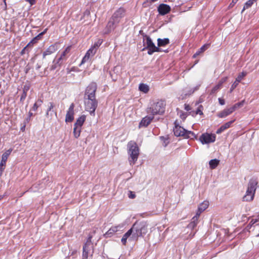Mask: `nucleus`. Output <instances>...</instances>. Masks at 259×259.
<instances>
[{"label": "nucleus", "instance_id": "obj_1", "mask_svg": "<svg viewBox=\"0 0 259 259\" xmlns=\"http://www.w3.org/2000/svg\"><path fill=\"white\" fill-rule=\"evenodd\" d=\"M128 161L131 165H133L137 161L139 155V148L135 142L130 141L127 144Z\"/></svg>", "mask_w": 259, "mask_h": 259}, {"label": "nucleus", "instance_id": "obj_23", "mask_svg": "<svg viewBox=\"0 0 259 259\" xmlns=\"http://www.w3.org/2000/svg\"><path fill=\"white\" fill-rule=\"evenodd\" d=\"M86 119V116L84 115H82L80 116L77 120L76 122L74 123V126H77L81 127L83 125L84 122Z\"/></svg>", "mask_w": 259, "mask_h": 259}, {"label": "nucleus", "instance_id": "obj_8", "mask_svg": "<svg viewBox=\"0 0 259 259\" xmlns=\"http://www.w3.org/2000/svg\"><path fill=\"white\" fill-rule=\"evenodd\" d=\"M92 238V236L89 235L87 242L83 246L82 256L84 259L88 258L89 255L91 253V249L93 248Z\"/></svg>", "mask_w": 259, "mask_h": 259}, {"label": "nucleus", "instance_id": "obj_54", "mask_svg": "<svg viewBox=\"0 0 259 259\" xmlns=\"http://www.w3.org/2000/svg\"><path fill=\"white\" fill-rule=\"evenodd\" d=\"M35 103L39 107L42 104V101L41 99H38Z\"/></svg>", "mask_w": 259, "mask_h": 259}, {"label": "nucleus", "instance_id": "obj_60", "mask_svg": "<svg viewBox=\"0 0 259 259\" xmlns=\"http://www.w3.org/2000/svg\"><path fill=\"white\" fill-rule=\"evenodd\" d=\"M6 161H7V160L3 161V159L2 158V160H1V162L0 163V164L3 165L4 166H6Z\"/></svg>", "mask_w": 259, "mask_h": 259}, {"label": "nucleus", "instance_id": "obj_20", "mask_svg": "<svg viewBox=\"0 0 259 259\" xmlns=\"http://www.w3.org/2000/svg\"><path fill=\"white\" fill-rule=\"evenodd\" d=\"M233 112H234L233 109L232 108V107H231L230 108L226 109L224 110L223 111H222V112H220L218 114V116L220 118H224V117L227 116L228 115L231 114Z\"/></svg>", "mask_w": 259, "mask_h": 259}, {"label": "nucleus", "instance_id": "obj_4", "mask_svg": "<svg viewBox=\"0 0 259 259\" xmlns=\"http://www.w3.org/2000/svg\"><path fill=\"white\" fill-rule=\"evenodd\" d=\"M257 183L256 179H251L249 180L245 195L242 198L243 201H250L253 199Z\"/></svg>", "mask_w": 259, "mask_h": 259}, {"label": "nucleus", "instance_id": "obj_7", "mask_svg": "<svg viewBox=\"0 0 259 259\" xmlns=\"http://www.w3.org/2000/svg\"><path fill=\"white\" fill-rule=\"evenodd\" d=\"M125 10L123 8H120L113 14L110 19L112 20L117 25L120 22L121 20L125 15Z\"/></svg>", "mask_w": 259, "mask_h": 259}, {"label": "nucleus", "instance_id": "obj_36", "mask_svg": "<svg viewBox=\"0 0 259 259\" xmlns=\"http://www.w3.org/2000/svg\"><path fill=\"white\" fill-rule=\"evenodd\" d=\"M12 150L9 149L7 151H6L2 155V158L3 159V161L7 160L8 156L10 155L11 153Z\"/></svg>", "mask_w": 259, "mask_h": 259}, {"label": "nucleus", "instance_id": "obj_62", "mask_svg": "<svg viewBox=\"0 0 259 259\" xmlns=\"http://www.w3.org/2000/svg\"><path fill=\"white\" fill-rule=\"evenodd\" d=\"M25 126H26L25 124H24L23 126H22L20 128L21 131L22 132L24 131L25 129Z\"/></svg>", "mask_w": 259, "mask_h": 259}, {"label": "nucleus", "instance_id": "obj_6", "mask_svg": "<svg viewBox=\"0 0 259 259\" xmlns=\"http://www.w3.org/2000/svg\"><path fill=\"white\" fill-rule=\"evenodd\" d=\"M97 89V84L95 82H92L87 87L84 97L87 98H96V92Z\"/></svg>", "mask_w": 259, "mask_h": 259}, {"label": "nucleus", "instance_id": "obj_56", "mask_svg": "<svg viewBox=\"0 0 259 259\" xmlns=\"http://www.w3.org/2000/svg\"><path fill=\"white\" fill-rule=\"evenodd\" d=\"M180 117L181 118L183 119V120H184L186 119V117H187V114L186 113H182L181 115H180Z\"/></svg>", "mask_w": 259, "mask_h": 259}, {"label": "nucleus", "instance_id": "obj_50", "mask_svg": "<svg viewBox=\"0 0 259 259\" xmlns=\"http://www.w3.org/2000/svg\"><path fill=\"white\" fill-rule=\"evenodd\" d=\"M203 211H200V210L199 209V208H198V210L196 212V215L194 217H196L197 219L198 220V218L201 214V212H202Z\"/></svg>", "mask_w": 259, "mask_h": 259}, {"label": "nucleus", "instance_id": "obj_46", "mask_svg": "<svg viewBox=\"0 0 259 259\" xmlns=\"http://www.w3.org/2000/svg\"><path fill=\"white\" fill-rule=\"evenodd\" d=\"M200 86V84H198V85H196L195 88L191 89L190 91V93H189V95H191V94H193L195 91L198 90V89L199 88Z\"/></svg>", "mask_w": 259, "mask_h": 259}, {"label": "nucleus", "instance_id": "obj_32", "mask_svg": "<svg viewBox=\"0 0 259 259\" xmlns=\"http://www.w3.org/2000/svg\"><path fill=\"white\" fill-rule=\"evenodd\" d=\"M254 1V0H248L244 4L243 11L246 9H248L249 8L251 7Z\"/></svg>", "mask_w": 259, "mask_h": 259}, {"label": "nucleus", "instance_id": "obj_28", "mask_svg": "<svg viewBox=\"0 0 259 259\" xmlns=\"http://www.w3.org/2000/svg\"><path fill=\"white\" fill-rule=\"evenodd\" d=\"M220 161L217 159H211L209 161V166L211 169H214L219 164Z\"/></svg>", "mask_w": 259, "mask_h": 259}, {"label": "nucleus", "instance_id": "obj_29", "mask_svg": "<svg viewBox=\"0 0 259 259\" xmlns=\"http://www.w3.org/2000/svg\"><path fill=\"white\" fill-rule=\"evenodd\" d=\"M139 89L141 92H142L144 93H147L149 90V88L148 85L146 84L140 83L139 84Z\"/></svg>", "mask_w": 259, "mask_h": 259}, {"label": "nucleus", "instance_id": "obj_24", "mask_svg": "<svg viewBox=\"0 0 259 259\" xmlns=\"http://www.w3.org/2000/svg\"><path fill=\"white\" fill-rule=\"evenodd\" d=\"M132 229H130L123 236L121 239V242L123 245H125L127 238L132 234Z\"/></svg>", "mask_w": 259, "mask_h": 259}, {"label": "nucleus", "instance_id": "obj_13", "mask_svg": "<svg viewBox=\"0 0 259 259\" xmlns=\"http://www.w3.org/2000/svg\"><path fill=\"white\" fill-rule=\"evenodd\" d=\"M246 75V73L245 72H242L239 73L237 77H236L235 81L232 84V86L230 90V92L231 93L238 85L239 83L241 81V80L243 79V78Z\"/></svg>", "mask_w": 259, "mask_h": 259}, {"label": "nucleus", "instance_id": "obj_10", "mask_svg": "<svg viewBox=\"0 0 259 259\" xmlns=\"http://www.w3.org/2000/svg\"><path fill=\"white\" fill-rule=\"evenodd\" d=\"M117 25L111 19H110L107 24L106 27L103 30L104 34H108L113 31L118 27Z\"/></svg>", "mask_w": 259, "mask_h": 259}, {"label": "nucleus", "instance_id": "obj_51", "mask_svg": "<svg viewBox=\"0 0 259 259\" xmlns=\"http://www.w3.org/2000/svg\"><path fill=\"white\" fill-rule=\"evenodd\" d=\"M26 96L27 94L23 92V94L20 98V101H23L26 98Z\"/></svg>", "mask_w": 259, "mask_h": 259}, {"label": "nucleus", "instance_id": "obj_49", "mask_svg": "<svg viewBox=\"0 0 259 259\" xmlns=\"http://www.w3.org/2000/svg\"><path fill=\"white\" fill-rule=\"evenodd\" d=\"M29 86L28 85H25L23 88V92L27 94V93L29 91Z\"/></svg>", "mask_w": 259, "mask_h": 259}, {"label": "nucleus", "instance_id": "obj_37", "mask_svg": "<svg viewBox=\"0 0 259 259\" xmlns=\"http://www.w3.org/2000/svg\"><path fill=\"white\" fill-rule=\"evenodd\" d=\"M161 141H162V145L164 147H166L168 144H169V140L167 138L164 137H160Z\"/></svg>", "mask_w": 259, "mask_h": 259}, {"label": "nucleus", "instance_id": "obj_43", "mask_svg": "<svg viewBox=\"0 0 259 259\" xmlns=\"http://www.w3.org/2000/svg\"><path fill=\"white\" fill-rule=\"evenodd\" d=\"M102 43V41L101 39H99L95 43L93 48H95V49H96V50H97V48H99V47L101 45Z\"/></svg>", "mask_w": 259, "mask_h": 259}, {"label": "nucleus", "instance_id": "obj_39", "mask_svg": "<svg viewBox=\"0 0 259 259\" xmlns=\"http://www.w3.org/2000/svg\"><path fill=\"white\" fill-rule=\"evenodd\" d=\"M258 221L259 219H252L251 221L249 223V224L247 225L246 228L247 229H250L252 225H253L255 223L257 222Z\"/></svg>", "mask_w": 259, "mask_h": 259}, {"label": "nucleus", "instance_id": "obj_30", "mask_svg": "<svg viewBox=\"0 0 259 259\" xmlns=\"http://www.w3.org/2000/svg\"><path fill=\"white\" fill-rule=\"evenodd\" d=\"M81 127L74 126L73 135L75 138H77L79 137L81 132Z\"/></svg>", "mask_w": 259, "mask_h": 259}, {"label": "nucleus", "instance_id": "obj_3", "mask_svg": "<svg viewBox=\"0 0 259 259\" xmlns=\"http://www.w3.org/2000/svg\"><path fill=\"white\" fill-rule=\"evenodd\" d=\"M165 102L160 100L154 102L149 108H147V112L152 115H161L165 111Z\"/></svg>", "mask_w": 259, "mask_h": 259}, {"label": "nucleus", "instance_id": "obj_25", "mask_svg": "<svg viewBox=\"0 0 259 259\" xmlns=\"http://www.w3.org/2000/svg\"><path fill=\"white\" fill-rule=\"evenodd\" d=\"M184 138L186 139H196V135L193 132L186 130Z\"/></svg>", "mask_w": 259, "mask_h": 259}, {"label": "nucleus", "instance_id": "obj_5", "mask_svg": "<svg viewBox=\"0 0 259 259\" xmlns=\"http://www.w3.org/2000/svg\"><path fill=\"white\" fill-rule=\"evenodd\" d=\"M85 109L92 116H95V110L97 108L98 102L96 98H87L84 97Z\"/></svg>", "mask_w": 259, "mask_h": 259}, {"label": "nucleus", "instance_id": "obj_53", "mask_svg": "<svg viewBox=\"0 0 259 259\" xmlns=\"http://www.w3.org/2000/svg\"><path fill=\"white\" fill-rule=\"evenodd\" d=\"M6 166L0 164V176L2 175L3 171L5 168Z\"/></svg>", "mask_w": 259, "mask_h": 259}, {"label": "nucleus", "instance_id": "obj_63", "mask_svg": "<svg viewBox=\"0 0 259 259\" xmlns=\"http://www.w3.org/2000/svg\"><path fill=\"white\" fill-rule=\"evenodd\" d=\"M38 40L37 39H35V37L31 40V42L32 43H36L37 42Z\"/></svg>", "mask_w": 259, "mask_h": 259}, {"label": "nucleus", "instance_id": "obj_11", "mask_svg": "<svg viewBox=\"0 0 259 259\" xmlns=\"http://www.w3.org/2000/svg\"><path fill=\"white\" fill-rule=\"evenodd\" d=\"M74 104L73 103L71 104L70 105L66 115L65 121L66 122H71L74 119Z\"/></svg>", "mask_w": 259, "mask_h": 259}, {"label": "nucleus", "instance_id": "obj_19", "mask_svg": "<svg viewBox=\"0 0 259 259\" xmlns=\"http://www.w3.org/2000/svg\"><path fill=\"white\" fill-rule=\"evenodd\" d=\"M234 121V120H231V121H230L224 124L219 128H218L217 130L216 133L217 134H220L223 131H224L226 129L229 128L231 126V124L233 123Z\"/></svg>", "mask_w": 259, "mask_h": 259}, {"label": "nucleus", "instance_id": "obj_35", "mask_svg": "<svg viewBox=\"0 0 259 259\" xmlns=\"http://www.w3.org/2000/svg\"><path fill=\"white\" fill-rule=\"evenodd\" d=\"M161 52V49L159 48V47L154 46L153 50H151V51H148V54L151 55L153 54L154 52Z\"/></svg>", "mask_w": 259, "mask_h": 259}, {"label": "nucleus", "instance_id": "obj_44", "mask_svg": "<svg viewBox=\"0 0 259 259\" xmlns=\"http://www.w3.org/2000/svg\"><path fill=\"white\" fill-rule=\"evenodd\" d=\"M9 65L11 66H13V68L12 69V70H11V69H10L11 71L12 72L13 70L15 71L16 69L14 68H15V61L13 60H12V59H11L9 61Z\"/></svg>", "mask_w": 259, "mask_h": 259}, {"label": "nucleus", "instance_id": "obj_57", "mask_svg": "<svg viewBox=\"0 0 259 259\" xmlns=\"http://www.w3.org/2000/svg\"><path fill=\"white\" fill-rule=\"evenodd\" d=\"M42 36V33H40L39 34H38L35 37V39L37 40L40 39Z\"/></svg>", "mask_w": 259, "mask_h": 259}, {"label": "nucleus", "instance_id": "obj_41", "mask_svg": "<svg viewBox=\"0 0 259 259\" xmlns=\"http://www.w3.org/2000/svg\"><path fill=\"white\" fill-rule=\"evenodd\" d=\"M54 104L52 102H50L49 103V107L47 109V113H46V116H49V112L50 111H51L52 109H53V108H54Z\"/></svg>", "mask_w": 259, "mask_h": 259}, {"label": "nucleus", "instance_id": "obj_33", "mask_svg": "<svg viewBox=\"0 0 259 259\" xmlns=\"http://www.w3.org/2000/svg\"><path fill=\"white\" fill-rule=\"evenodd\" d=\"M244 101H241L240 102H238L235 104H234L233 106H232V108L233 109L234 111L236 110L237 109L243 106L244 105Z\"/></svg>", "mask_w": 259, "mask_h": 259}, {"label": "nucleus", "instance_id": "obj_64", "mask_svg": "<svg viewBox=\"0 0 259 259\" xmlns=\"http://www.w3.org/2000/svg\"><path fill=\"white\" fill-rule=\"evenodd\" d=\"M238 0H232V3H233V4H235L238 2Z\"/></svg>", "mask_w": 259, "mask_h": 259}, {"label": "nucleus", "instance_id": "obj_26", "mask_svg": "<svg viewBox=\"0 0 259 259\" xmlns=\"http://www.w3.org/2000/svg\"><path fill=\"white\" fill-rule=\"evenodd\" d=\"M198 222V220L196 217H193L191 222L188 225V228L193 229L197 226Z\"/></svg>", "mask_w": 259, "mask_h": 259}, {"label": "nucleus", "instance_id": "obj_14", "mask_svg": "<svg viewBox=\"0 0 259 259\" xmlns=\"http://www.w3.org/2000/svg\"><path fill=\"white\" fill-rule=\"evenodd\" d=\"M123 225H119L116 226L111 227L105 234L106 237H110L112 236L114 233L119 231L121 229L123 228Z\"/></svg>", "mask_w": 259, "mask_h": 259}, {"label": "nucleus", "instance_id": "obj_47", "mask_svg": "<svg viewBox=\"0 0 259 259\" xmlns=\"http://www.w3.org/2000/svg\"><path fill=\"white\" fill-rule=\"evenodd\" d=\"M128 197L131 199H134L136 197V195L134 192L130 191L128 194Z\"/></svg>", "mask_w": 259, "mask_h": 259}, {"label": "nucleus", "instance_id": "obj_27", "mask_svg": "<svg viewBox=\"0 0 259 259\" xmlns=\"http://www.w3.org/2000/svg\"><path fill=\"white\" fill-rule=\"evenodd\" d=\"M209 45L206 44L202 46L193 55V58H196L197 56L199 55L201 53L205 51L209 47Z\"/></svg>", "mask_w": 259, "mask_h": 259}, {"label": "nucleus", "instance_id": "obj_12", "mask_svg": "<svg viewBox=\"0 0 259 259\" xmlns=\"http://www.w3.org/2000/svg\"><path fill=\"white\" fill-rule=\"evenodd\" d=\"M174 135L177 137L182 136L184 137L186 129L183 127L180 126L179 124H177L175 122V126L173 130Z\"/></svg>", "mask_w": 259, "mask_h": 259}, {"label": "nucleus", "instance_id": "obj_22", "mask_svg": "<svg viewBox=\"0 0 259 259\" xmlns=\"http://www.w3.org/2000/svg\"><path fill=\"white\" fill-rule=\"evenodd\" d=\"M169 44V39L168 38H164L163 39H157V45L158 47H164Z\"/></svg>", "mask_w": 259, "mask_h": 259}, {"label": "nucleus", "instance_id": "obj_17", "mask_svg": "<svg viewBox=\"0 0 259 259\" xmlns=\"http://www.w3.org/2000/svg\"><path fill=\"white\" fill-rule=\"evenodd\" d=\"M143 37L146 38V47L143 49V51L148 49V51H151V50H153L154 46H155V44L153 42L151 38L150 37V36L147 35L146 34H144L143 35Z\"/></svg>", "mask_w": 259, "mask_h": 259}, {"label": "nucleus", "instance_id": "obj_55", "mask_svg": "<svg viewBox=\"0 0 259 259\" xmlns=\"http://www.w3.org/2000/svg\"><path fill=\"white\" fill-rule=\"evenodd\" d=\"M26 2H28L31 6L35 4V0H25Z\"/></svg>", "mask_w": 259, "mask_h": 259}, {"label": "nucleus", "instance_id": "obj_48", "mask_svg": "<svg viewBox=\"0 0 259 259\" xmlns=\"http://www.w3.org/2000/svg\"><path fill=\"white\" fill-rule=\"evenodd\" d=\"M27 48V46L23 49V50L21 51V53H20L21 55H23L25 54L26 53H28V50Z\"/></svg>", "mask_w": 259, "mask_h": 259}, {"label": "nucleus", "instance_id": "obj_2", "mask_svg": "<svg viewBox=\"0 0 259 259\" xmlns=\"http://www.w3.org/2000/svg\"><path fill=\"white\" fill-rule=\"evenodd\" d=\"M148 225L145 221L135 222L131 229H132L133 237L137 238L147 232Z\"/></svg>", "mask_w": 259, "mask_h": 259}, {"label": "nucleus", "instance_id": "obj_31", "mask_svg": "<svg viewBox=\"0 0 259 259\" xmlns=\"http://www.w3.org/2000/svg\"><path fill=\"white\" fill-rule=\"evenodd\" d=\"M208 206V201H204L202 202L198 207L199 209L200 210V211H203L205 210Z\"/></svg>", "mask_w": 259, "mask_h": 259}, {"label": "nucleus", "instance_id": "obj_40", "mask_svg": "<svg viewBox=\"0 0 259 259\" xmlns=\"http://www.w3.org/2000/svg\"><path fill=\"white\" fill-rule=\"evenodd\" d=\"M53 63H54V64L51 66V67H50L51 70H54L56 69L58 66H60L62 64V62H59V63H57V61L55 62V60H54Z\"/></svg>", "mask_w": 259, "mask_h": 259}, {"label": "nucleus", "instance_id": "obj_59", "mask_svg": "<svg viewBox=\"0 0 259 259\" xmlns=\"http://www.w3.org/2000/svg\"><path fill=\"white\" fill-rule=\"evenodd\" d=\"M185 109L187 111L191 110V108L189 105L185 104Z\"/></svg>", "mask_w": 259, "mask_h": 259}, {"label": "nucleus", "instance_id": "obj_61", "mask_svg": "<svg viewBox=\"0 0 259 259\" xmlns=\"http://www.w3.org/2000/svg\"><path fill=\"white\" fill-rule=\"evenodd\" d=\"M196 113L197 114H200V115H201V114H203L202 112L200 110H199V109H198V110L196 111Z\"/></svg>", "mask_w": 259, "mask_h": 259}, {"label": "nucleus", "instance_id": "obj_21", "mask_svg": "<svg viewBox=\"0 0 259 259\" xmlns=\"http://www.w3.org/2000/svg\"><path fill=\"white\" fill-rule=\"evenodd\" d=\"M56 51V47L55 45H51L43 53V58H45L46 56L50 55Z\"/></svg>", "mask_w": 259, "mask_h": 259}, {"label": "nucleus", "instance_id": "obj_52", "mask_svg": "<svg viewBox=\"0 0 259 259\" xmlns=\"http://www.w3.org/2000/svg\"><path fill=\"white\" fill-rule=\"evenodd\" d=\"M219 102L220 105H224L225 104V100L222 98H219Z\"/></svg>", "mask_w": 259, "mask_h": 259}, {"label": "nucleus", "instance_id": "obj_34", "mask_svg": "<svg viewBox=\"0 0 259 259\" xmlns=\"http://www.w3.org/2000/svg\"><path fill=\"white\" fill-rule=\"evenodd\" d=\"M221 88V87L218 84H217L212 89L210 93V95H214L216 94Z\"/></svg>", "mask_w": 259, "mask_h": 259}, {"label": "nucleus", "instance_id": "obj_38", "mask_svg": "<svg viewBox=\"0 0 259 259\" xmlns=\"http://www.w3.org/2000/svg\"><path fill=\"white\" fill-rule=\"evenodd\" d=\"M96 49H95V48L92 47L91 49H90L88 52L86 53L87 54L89 55L90 56H94L95 53H96Z\"/></svg>", "mask_w": 259, "mask_h": 259}, {"label": "nucleus", "instance_id": "obj_9", "mask_svg": "<svg viewBox=\"0 0 259 259\" xmlns=\"http://www.w3.org/2000/svg\"><path fill=\"white\" fill-rule=\"evenodd\" d=\"M215 135L208 133H204L201 135L199 140L202 144L213 143L215 140Z\"/></svg>", "mask_w": 259, "mask_h": 259}, {"label": "nucleus", "instance_id": "obj_15", "mask_svg": "<svg viewBox=\"0 0 259 259\" xmlns=\"http://www.w3.org/2000/svg\"><path fill=\"white\" fill-rule=\"evenodd\" d=\"M154 118V116H146L143 118L141 122L139 123V127H147L152 121Z\"/></svg>", "mask_w": 259, "mask_h": 259}, {"label": "nucleus", "instance_id": "obj_58", "mask_svg": "<svg viewBox=\"0 0 259 259\" xmlns=\"http://www.w3.org/2000/svg\"><path fill=\"white\" fill-rule=\"evenodd\" d=\"M38 107L39 106L38 105H37L35 103H34V104L33 105V106L32 107V110L33 111H36V110H37Z\"/></svg>", "mask_w": 259, "mask_h": 259}, {"label": "nucleus", "instance_id": "obj_18", "mask_svg": "<svg viewBox=\"0 0 259 259\" xmlns=\"http://www.w3.org/2000/svg\"><path fill=\"white\" fill-rule=\"evenodd\" d=\"M71 50V47H67L65 50L62 53L60 57L58 59L57 63H59L60 62L66 60L68 58V54L69 53Z\"/></svg>", "mask_w": 259, "mask_h": 259}, {"label": "nucleus", "instance_id": "obj_45", "mask_svg": "<svg viewBox=\"0 0 259 259\" xmlns=\"http://www.w3.org/2000/svg\"><path fill=\"white\" fill-rule=\"evenodd\" d=\"M227 78L228 77H223L222 78L220 81L219 82H218V84L220 85L221 87L222 86V84L225 82L227 80Z\"/></svg>", "mask_w": 259, "mask_h": 259}, {"label": "nucleus", "instance_id": "obj_16", "mask_svg": "<svg viewBox=\"0 0 259 259\" xmlns=\"http://www.w3.org/2000/svg\"><path fill=\"white\" fill-rule=\"evenodd\" d=\"M170 11V7L166 5L162 4L158 7V11L161 15H164L168 13Z\"/></svg>", "mask_w": 259, "mask_h": 259}, {"label": "nucleus", "instance_id": "obj_42", "mask_svg": "<svg viewBox=\"0 0 259 259\" xmlns=\"http://www.w3.org/2000/svg\"><path fill=\"white\" fill-rule=\"evenodd\" d=\"M90 57V56L89 55L85 54V56L83 57V58L82 59V61L81 62V64H84V63L87 62L89 60Z\"/></svg>", "mask_w": 259, "mask_h": 259}]
</instances>
